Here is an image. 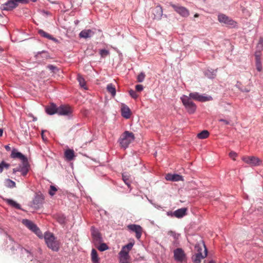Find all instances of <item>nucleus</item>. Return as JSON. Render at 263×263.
I'll use <instances>...</instances> for the list:
<instances>
[{"instance_id": "obj_40", "label": "nucleus", "mask_w": 263, "mask_h": 263, "mask_svg": "<svg viewBox=\"0 0 263 263\" xmlns=\"http://www.w3.org/2000/svg\"><path fill=\"white\" fill-rule=\"evenodd\" d=\"M100 244V246L98 247V249L101 251L103 252L108 249V246L105 243L101 242Z\"/></svg>"}, {"instance_id": "obj_16", "label": "nucleus", "mask_w": 263, "mask_h": 263, "mask_svg": "<svg viewBox=\"0 0 263 263\" xmlns=\"http://www.w3.org/2000/svg\"><path fill=\"white\" fill-rule=\"evenodd\" d=\"M72 114V109L69 106L61 105L58 107V114L61 116H70Z\"/></svg>"}, {"instance_id": "obj_64", "label": "nucleus", "mask_w": 263, "mask_h": 263, "mask_svg": "<svg viewBox=\"0 0 263 263\" xmlns=\"http://www.w3.org/2000/svg\"><path fill=\"white\" fill-rule=\"evenodd\" d=\"M35 261L36 262V263H44L43 262H42L41 260H35Z\"/></svg>"}, {"instance_id": "obj_18", "label": "nucleus", "mask_w": 263, "mask_h": 263, "mask_svg": "<svg viewBox=\"0 0 263 263\" xmlns=\"http://www.w3.org/2000/svg\"><path fill=\"white\" fill-rule=\"evenodd\" d=\"M10 157L11 158L13 159L19 158L20 160H22V162L28 161L27 157L24 155L21 152H18L16 148H13L12 150Z\"/></svg>"}, {"instance_id": "obj_4", "label": "nucleus", "mask_w": 263, "mask_h": 263, "mask_svg": "<svg viewBox=\"0 0 263 263\" xmlns=\"http://www.w3.org/2000/svg\"><path fill=\"white\" fill-rule=\"evenodd\" d=\"M180 100L189 114H193L195 112L197 106L190 97L183 95L180 97Z\"/></svg>"}, {"instance_id": "obj_23", "label": "nucleus", "mask_w": 263, "mask_h": 263, "mask_svg": "<svg viewBox=\"0 0 263 263\" xmlns=\"http://www.w3.org/2000/svg\"><path fill=\"white\" fill-rule=\"evenodd\" d=\"M187 209L182 208L173 212L174 217L178 218H181L187 214Z\"/></svg>"}, {"instance_id": "obj_43", "label": "nucleus", "mask_w": 263, "mask_h": 263, "mask_svg": "<svg viewBox=\"0 0 263 263\" xmlns=\"http://www.w3.org/2000/svg\"><path fill=\"white\" fill-rule=\"evenodd\" d=\"M255 66L258 71H261L262 69V63L260 60H255Z\"/></svg>"}, {"instance_id": "obj_62", "label": "nucleus", "mask_w": 263, "mask_h": 263, "mask_svg": "<svg viewBox=\"0 0 263 263\" xmlns=\"http://www.w3.org/2000/svg\"><path fill=\"white\" fill-rule=\"evenodd\" d=\"M147 199H148V201H149V202L153 205V204H154L155 203L153 202V200L149 199L148 198H147Z\"/></svg>"}, {"instance_id": "obj_52", "label": "nucleus", "mask_w": 263, "mask_h": 263, "mask_svg": "<svg viewBox=\"0 0 263 263\" xmlns=\"http://www.w3.org/2000/svg\"><path fill=\"white\" fill-rule=\"evenodd\" d=\"M219 121L220 122H223L226 125H229L230 124V122L229 120L223 119H220L219 120Z\"/></svg>"}, {"instance_id": "obj_37", "label": "nucleus", "mask_w": 263, "mask_h": 263, "mask_svg": "<svg viewBox=\"0 0 263 263\" xmlns=\"http://www.w3.org/2000/svg\"><path fill=\"white\" fill-rule=\"evenodd\" d=\"M209 132L207 130H203L197 134V137L199 139H204L209 136Z\"/></svg>"}, {"instance_id": "obj_56", "label": "nucleus", "mask_w": 263, "mask_h": 263, "mask_svg": "<svg viewBox=\"0 0 263 263\" xmlns=\"http://www.w3.org/2000/svg\"><path fill=\"white\" fill-rule=\"evenodd\" d=\"M167 215L171 217H174L173 212L172 211H168L166 213Z\"/></svg>"}, {"instance_id": "obj_9", "label": "nucleus", "mask_w": 263, "mask_h": 263, "mask_svg": "<svg viewBox=\"0 0 263 263\" xmlns=\"http://www.w3.org/2000/svg\"><path fill=\"white\" fill-rule=\"evenodd\" d=\"M90 232L92 242L96 246L103 242V239L101 233L95 226L91 227Z\"/></svg>"}, {"instance_id": "obj_31", "label": "nucleus", "mask_w": 263, "mask_h": 263, "mask_svg": "<svg viewBox=\"0 0 263 263\" xmlns=\"http://www.w3.org/2000/svg\"><path fill=\"white\" fill-rule=\"evenodd\" d=\"M6 201L10 206H11L13 208H15L16 209L23 211V210L21 208V205L20 204H18V203H17L14 200H13L11 199H7L6 200Z\"/></svg>"}, {"instance_id": "obj_51", "label": "nucleus", "mask_w": 263, "mask_h": 263, "mask_svg": "<svg viewBox=\"0 0 263 263\" xmlns=\"http://www.w3.org/2000/svg\"><path fill=\"white\" fill-rule=\"evenodd\" d=\"M230 157L233 159H235V158L237 156V154L233 151L229 153Z\"/></svg>"}, {"instance_id": "obj_29", "label": "nucleus", "mask_w": 263, "mask_h": 263, "mask_svg": "<svg viewBox=\"0 0 263 263\" xmlns=\"http://www.w3.org/2000/svg\"><path fill=\"white\" fill-rule=\"evenodd\" d=\"M65 157L68 161H71L74 157V152L73 149H68L65 152Z\"/></svg>"}, {"instance_id": "obj_57", "label": "nucleus", "mask_w": 263, "mask_h": 263, "mask_svg": "<svg viewBox=\"0 0 263 263\" xmlns=\"http://www.w3.org/2000/svg\"><path fill=\"white\" fill-rule=\"evenodd\" d=\"M153 206L156 208V209H162V207L161 206L156 204V203H155L154 204H153Z\"/></svg>"}, {"instance_id": "obj_30", "label": "nucleus", "mask_w": 263, "mask_h": 263, "mask_svg": "<svg viewBox=\"0 0 263 263\" xmlns=\"http://www.w3.org/2000/svg\"><path fill=\"white\" fill-rule=\"evenodd\" d=\"M6 201L10 206H11L13 208H15L16 209L23 211V210L21 208V205L20 204H18V203H17L14 200H13L11 199H7L6 200Z\"/></svg>"}, {"instance_id": "obj_26", "label": "nucleus", "mask_w": 263, "mask_h": 263, "mask_svg": "<svg viewBox=\"0 0 263 263\" xmlns=\"http://www.w3.org/2000/svg\"><path fill=\"white\" fill-rule=\"evenodd\" d=\"M130 114V110L127 106L125 105L121 108V115L125 119L129 118Z\"/></svg>"}, {"instance_id": "obj_2", "label": "nucleus", "mask_w": 263, "mask_h": 263, "mask_svg": "<svg viewBox=\"0 0 263 263\" xmlns=\"http://www.w3.org/2000/svg\"><path fill=\"white\" fill-rule=\"evenodd\" d=\"M44 239L48 247L54 251H58L59 249V243L53 233L46 232L44 234Z\"/></svg>"}, {"instance_id": "obj_33", "label": "nucleus", "mask_w": 263, "mask_h": 263, "mask_svg": "<svg viewBox=\"0 0 263 263\" xmlns=\"http://www.w3.org/2000/svg\"><path fill=\"white\" fill-rule=\"evenodd\" d=\"M77 80L79 83L80 86L84 89H87L86 86V82L83 76L80 74L77 75Z\"/></svg>"}, {"instance_id": "obj_58", "label": "nucleus", "mask_w": 263, "mask_h": 263, "mask_svg": "<svg viewBox=\"0 0 263 263\" xmlns=\"http://www.w3.org/2000/svg\"><path fill=\"white\" fill-rule=\"evenodd\" d=\"M258 44L263 45V38L260 37L258 41Z\"/></svg>"}, {"instance_id": "obj_8", "label": "nucleus", "mask_w": 263, "mask_h": 263, "mask_svg": "<svg viewBox=\"0 0 263 263\" xmlns=\"http://www.w3.org/2000/svg\"><path fill=\"white\" fill-rule=\"evenodd\" d=\"M188 97H190L191 99H193L201 102H204L213 100V98L211 96L205 95V94H200L197 92L190 93Z\"/></svg>"}, {"instance_id": "obj_48", "label": "nucleus", "mask_w": 263, "mask_h": 263, "mask_svg": "<svg viewBox=\"0 0 263 263\" xmlns=\"http://www.w3.org/2000/svg\"><path fill=\"white\" fill-rule=\"evenodd\" d=\"M261 51L258 50H256L254 53V56L255 58V60H260V56H261Z\"/></svg>"}, {"instance_id": "obj_6", "label": "nucleus", "mask_w": 263, "mask_h": 263, "mask_svg": "<svg viewBox=\"0 0 263 263\" xmlns=\"http://www.w3.org/2000/svg\"><path fill=\"white\" fill-rule=\"evenodd\" d=\"M218 20L220 23H223L230 28H236L237 26V23L235 21L223 13L218 15Z\"/></svg>"}, {"instance_id": "obj_27", "label": "nucleus", "mask_w": 263, "mask_h": 263, "mask_svg": "<svg viewBox=\"0 0 263 263\" xmlns=\"http://www.w3.org/2000/svg\"><path fill=\"white\" fill-rule=\"evenodd\" d=\"M36 59L40 58L44 59H48L50 58V56L47 51L43 50L42 51L38 52L35 55Z\"/></svg>"}, {"instance_id": "obj_50", "label": "nucleus", "mask_w": 263, "mask_h": 263, "mask_svg": "<svg viewBox=\"0 0 263 263\" xmlns=\"http://www.w3.org/2000/svg\"><path fill=\"white\" fill-rule=\"evenodd\" d=\"M135 88L136 90L138 91H141L143 89V86L140 84L136 85Z\"/></svg>"}, {"instance_id": "obj_59", "label": "nucleus", "mask_w": 263, "mask_h": 263, "mask_svg": "<svg viewBox=\"0 0 263 263\" xmlns=\"http://www.w3.org/2000/svg\"><path fill=\"white\" fill-rule=\"evenodd\" d=\"M5 148L7 151H10L11 150V148L9 145H5Z\"/></svg>"}, {"instance_id": "obj_21", "label": "nucleus", "mask_w": 263, "mask_h": 263, "mask_svg": "<svg viewBox=\"0 0 263 263\" xmlns=\"http://www.w3.org/2000/svg\"><path fill=\"white\" fill-rule=\"evenodd\" d=\"M46 112L49 115H53L58 114V107L54 103H51L49 105L45 108Z\"/></svg>"}, {"instance_id": "obj_7", "label": "nucleus", "mask_w": 263, "mask_h": 263, "mask_svg": "<svg viewBox=\"0 0 263 263\" xmlns=\"http://www.w3.org/2000/svg\"><path fill=\"white\" fill-rule=\"evenodd\" d=\"M22 223L30 230L34 233L39 237L42 238V232L32 221L27 219H24L22 220Z\"/></svg>"}, {"instance_id": "obj_39", "label": "nucleus", "mask_w": 263, "mask_h": 263, "mask_svg": "<svg viewBox=\"0 0 263 263\" xmlns=\"http://www.w3.org/2000/svg\"><path fill=\"white\" fill-rule=\"evenodd\" d=\"M99 54L102 58H105L107 55H109L110 52L109 50L105 49H102L99 50Z\"/></svg>"}, {"instance_id": "obj_63", "label": "nucleus", "mask_w": 263, "mask_h": 263, "mask_svg": "<svg viewBox=\"0 0 263 263\" xmlns=\"http://www.w3.org/2000/svg\"><path fill=\"white\" fill-rule=\"evenodd\" d=\"M99 211H100V212H101V211L103 212H104V213L105 214H106V215L107 214V212L105 210H103V209H101V210H99Z\"/></svg>"}, {"instance_id": "obj_60", "label": "nucleus", "mask_w": 263, "mask_h": 263, "mask_svg": "<svg viewBox=\"0 0 263 263\" xmlns=\"http://www.w3.org/2000/svg\"><path fill=\"white\" fill-rule=\"evenodd\" d=\"M30 116L32 117H33V119H32V121L33 122H35L37 120V118L36 117H34L32 114L30 115Z\"/></svg>"}, {"instance_id": "obj_61", "label": "nucleus", "mask_w": 263, "mask_h": 263, "mask_svg": "<svg viewBox=\"0 0 263 263\" xmlns=\"http://www.w3.org/2000/svg\"><path fill=\"white\" fill-rule=\"evenodd\" d=\"M3 134V129L2 128H0V137L2 136Z\"/></svg>"}, {"instance_id": "obj_44", "label": "nucleus", "mask_w": 263, "mask_h": 263, "mask_svg": "<svg viewBox=\"0 0 263 263\" xmlns=\"http://www.w3.org/2000/svg\"><path fill=\"white\" fill-rule=\"evenodd\" d=\"M145 77V75L143 72H140L137 76V81L139 83L142 82L144 80Z\"/></svg>"}, {"instance_id": "obj_28", "label": "nucleus", "mask_w": 263, "mask_h": 263, "mask_svg": "<svg viewBox=\"0 0 263 263\" xmlns=\"http://www.w3.org/2000/svg\"><path fill=\"white\" fill-rule=\"evenodd\" d=\"M217 69H207L204 71L205 76L209 79H213L216 76Z\"/></svg>"}, {"instance_id": "obj_47", "label": "nucleus", "mask_w": 263, "mask_h": 263, "mask_svg": "<svg viewBox=\"0 0 263 263\" xmlns=\"http://www.w3.org/2000/svg\"><path fill=\"white\" fill-rule=\"evenodd\" d=\"M129 94L133 98L136 99L138 98V95L136 93V91L130 89L129 90Z\"/></svg>"}, {"instance_id": "obj_32", "label": "nucleus", "mask_w": 263, "mask_h": 263, "mask_svg": "<svg viewBox=\"0 0 263 263\" xmlns=\"http://www.w3.org/2000/svg\"><path fill=\"white\" fill-rule=\"evenodd\" d=\"M55 218L60 224L63 225L66 223V218L64 214H58L56 215Z\"/></svg>"}, {"instance_id": "obj_15", "label": "nucleus", "mask_w": 263, "mask_h": 263, "mask_svg": "<svg viewBox=\"0 0 263 263\" xmlns=\"http://www.w3.org/2000/svg\"><path fill=\"white\" fill-rule=\"evenodd\" d=\"M16 171L21 173L23 176H25L28 174L30 169V164L28 161H22V163L15 168Z\"/></svg>"}, {"instance_id": "obj_11", "label": "nucleus", "mask_w": 263, "mask_h": 263, "mask_svg": "<svg viewBox=\"0 0 263 263\" xmlns=\"http://www.w3.org/2000/svg\"><path fill=\"white\" fill-rule=\"evenodd\" d=\"M174 258L177 262H183L186 259V254L182 248H178L173 251Z\"/></svg>"}, {"instance_id": "obj_5", "label": "nucleus", "mask_w": 263, "mask_h": 263, "mask_svg": "<svg viewBox=\"0 0 263 263\" xmlns=\"http://www.w3.org/2000/svg\"><path fill=\"white\" fill-rule=\"evenodd\" d=\"M28 0H8L1 6V9L5 11H11L16 8L19 3L26 4Z\"/></svg>"}, {"instance_id": "obj_55", "label": "nucleus", "mask_w": 263, "mask_h": 263, "mask_svg": "<svg viewBox=\"0 0 263 263\" xmlns=\"http://www.w3.org/2000/svg\"><path fill=\"white\" fill-rule=\"evenodd\" d=\"M239 89L242 92H249L250 90L247 88H239Z\"/></svg>"}, {"instance_id": "obj_54", "label": "nucleus", "mask_w": 263, "mask_h": 263, "mask_svg": "<svg viewBox=\"0 0 263 263\" xmlns=\"http://www.w3.org/2000/svg\"><path fill=\"white\" fill-rule=\"evenodd\" d=\"M129 258H120V263H129L128 261Z\"/></svg>"}, {"instance_id": "obj_42", "label": "nucleus", "mask_w": 263, "mask_h": 263, "mask_svg": "<svg viewBox=\"0 0 263 263\" xmlns=\"http://www.w3.org/2000/svg\"><path fill=\"white\" fill-rule=\"evenodd\" d=\"M46 68L50 70L53 73H56L59 71L58 68L53 65H48Z\"/></svg>"}, {"instance_id": "obj_14", "label": "nucleus", "mask_w": 263, "mask_h": 263, "mask_svg": "<svg viewBox=\"0 0 263 263\" xmlns=\"http://www.w3.org/2000/svg\"><path fill=\"white\" fill-rule=\"evenodd\" d=\"M16 171L21 173L23 176H25L28 174L30 169V164L28 161H22V163L15 168Z\"/></svg>"}, {"instance_id": "obj_53", "label": "nucleus", "mask_w": 263, "mask_h": 263, "mask_svg": "<svg viewBox=\"0 0 263 263\" xmlns=\"http://www.w3.org/2000/svg\"><path fill=\"white\" fill-rule=\"evenodd\" d=\"M256 50H258L259 51H262V50H263V45H260V44H257V46H256Z\"/></svg>"}, {"instance_id": "obj_45", "label": "nucleus", "mask_w": 263, "mask_h": 263, "mask_svg": "<svg viewBox=\"0 0 263 263\" xmlns=\"http://www.w3.org/2000/svg\"><path fill=\"white\" fill-rule=\"evenodd\" d=\"M134 245V242H130L128 243L127 245L122 247L123 249H125L128 250L129 252L132 249L133 246Z\"/></svg>"}, {"instance_id": "obj_38", "label": "nucleus", "mask_w": 263, "mask_h": 263, "mask_svg": "<svg viewBox=\"0 0 263 263\" xmlns=\"http://www.w3.org/2000/svg\"><path fill=\"white\" fill-rule=\"evenodd\" d=\"M5 185L8 188H13L15 187L16 183L10 179H6L5 180Z\"/></svg>"}, {"instance_id": "obj_22", "label": "nucleus", "mask_w": 263, "mask_h": 263, "mask_svg": "<svg viewBox=\"0 0 263 263\" xmlns=\"http://www.w3.org/2000/svg\"><path fill=\"white\" fill-rule=\"evenodd\" d=\"M165 179L168 181H179L183 180V177L179 174H167L165 176Z\"/></svg>"}, {"instance_id": "obj_20", "label": "nucleus", "mask_w": 263, "mask_h": 263, "mask_svg": "<svg viewBox=\"0 0 263 263\" xmlns=\"http://www.w3.org/2000/svg\"><path fill=\"white\" fill-rule=\"evenodd\" d=\"M152 13L154 15V19L160 20L163 14L162 7L160 5L157 6L152 9Z\"/></svg>"}, {"instance_id": "obj_25", "label": "nucleus", "mask_w": 263, "mask_h": 263, "mask_svg": "<svg viewBox=\"0 0 263 263\" xmlns=\"http://www.w3.org/2000/svg\"><path fill=\"white\" fill-rule=\"evenodd\" d=\"M20 249L23 258L26 259L25 257H27L28 260H33V255L29 251L23 248H20Z\"/></svg>"}, {"instance_id": "obj_3", "label": "nucleus", "mask_w": 263, "mask_h": 263, "mask_svg": "<svg viewBox=\"0 0 263 263\" xmlns=\"http://www.w3.org/2000/svg\"><path fill=\"white\" fill-rule=\"evenodd\" d=\"M203 247L204 248V253L203 254L202 253V249L199 244H197L195 246V249L197 251V253L194 254L191 258L194 263H200L201 260L204 258H205L208 254V250L203 243Z\"/></svg>"}, {"instance_id": "obj_41", "label": "nucleus", "mask_w": 263, "mask_h": 263, "mask_svg": "<svg viewBox=\"0 0 263 263\" xmlns=\"http://www.w3.org/2000/svg\"><path fill=\"white\" fill-rule=\"evenodd\" d=\"M122 179L128 187L130 186L131 182L129 180L128 176L125 173L122 174Z\"/></svg>"}, {"instance_id": "obj_1", "label": "nucleus", "mask_w": 263, "mask_h": 263, "mask_svg": "<svg viewBox=\"0 0 263 263\" xmlns=\"http://www.w3.org/2000/svg\"><path fill=\"white\" fill-rule=\"evenodd\" d=\"M135 139V135L132 132L126 130L121 135L118 142L122 148L126 149Z\"/></svg>"}, {"instance_id": "obj_13", "label": "nucleus", "mask_w": 263, "mask_h": 263, "mask_svg": "<svg viewBox=\"0 0 263 263\" xmlns=\"http://www.w3.org/2000/svg\"><path fill=\"white\" fill-rule=\"evenodd\" d=\"M170 5L174 8L177 13L179 14L182 17H186L189 16V11L186 8L181 6L178 4H174L172 3H171Z\"/></svg>"}, {"instance_id": "obj_24", "label": "nucleus", "mask_w": 263, "mask_h": 263, "mask_svg": "<svg viewBox=\"0 0 263 263\" xmlns=\"http://www.w3.org/2000/svg\"><path fill=\"white\" fill-rule=\"evenodd\" d=\"M38 33L42 37L47 38L50 40H51L55 43H58V40L56 38L52 36L51 35L49 34V33H47L46 32L44 31L42 29H39L37 31Z\"/></svg>"}, {"instance_id": "obj_19", "label": "nucleus", "mask_w": 263, "mask_h": 263, "mask_svg": "<svg viewBox=\"0 0 263 263\" xmlns=\"http://www.w3.org/2000/svg\"><path fill=\"white\" fill-rule=\"evenodd\" d=\"M95 34V31L92 29H84L79 33V37L85 39L91 38Z\"/></svg>"}, {"instance_id": "obj_12", "label": "nucleus", "mask_w": 263, "mask_h": 263, "mask_svg": "<svg viewBox=\"0 0 263 263\" xmlns=\"http://www.w3.org/2000/svg\"><path fill=\"white\" fill-rule=\"evenodd\" d=\"M44 200V198L42 194H36L31 202V206L35 210L39 209Z\"/></svg>"}, {"instance_id": "obj_10", "label": "nucleus", "mask_w": 263, "mask_h": 263, "mask_svg": "<svg viewBox=\"0 0 263 263\" xmlns=\"http://www.w3.org/2000/svg\"><path fill=\"white\" fill-rule=\"evenodd\" d=\"M242 160L251 166H257L260 165L261 160L255 156H243Z\"/></svg>"}, {"instance_id": "obj_46", "label": "nucleus", "mask_w": 263, "mask_h": 263, "mask_svg": "<svg viewBox=\"0 0 263 263\" xmlns=\"http://www.w3.org/2000/svg\"><path fill=\"white\" fill-rule=\"evenodd\" d=\"M57 191V187L54 185L50 186L49 194L50 196H53L55 194V192Z\"/></svg>"}, {"instance_id": "obj_36", "label": "nucleus", "mask_w": 263, "mask_h": 263, "mask_svg": "<svg viewBox=\"0 0 263 263\" xmlns=\"http://www.w3.org/2000/svg\"><path fill=\"white\" fill-rule=\"evenodd\" d=\"M120 258H129V251L127 250L123 249L122 248L121 250L119 253Z\"/></svg>"}, {"instance_id": "obj_34", "label": "nucleus", "mask_w": 263, "mask_h": 263, "mask_svg": "<svg viewBox=\"0 0 263 263\" xmlns=\"http://www.w3.org/2000/svg\"><path fill=\"white\" fill-rule=\"evenodd\" d=\"M91 259L93 263H99V258L98 257L97 251L95 249H92L91 253Z\"/></svg>"}, {"instance_id": "obj_49", "label": "nucleus", "mask_w": 263, "mask_h": 263, "mask_svg": "<svg viewBox=\"0 0 263 263\" xmlns=\"http://www.w3.org/2000/svg\"><path fill=\"white\" fill-rule=\"evenodd\" d=\"M2 166L3 167V171L4 170V168H6V169L9 168L10 167V164L3 161L2 162Z\"/></svg>"}, {"instance_id": "obj_17", "label": "nucleus", "mask_w": 263, "mask_h": 263, "mask_svg": "<svg viewBox=\"0 0 263 263\" xmlns=\"http://www.w3.org/2000/svg\"><path fill=\"white\" fill-rule=\"evenodd\" d=\"M128 228L133 232L136 233V237L139 239L142 235V227L137 224H132L127 226Z\"/></svg>"}, {"instance_id": "obj_35", "label": "nucleus", "mask_w": 263, "mask_h": 263, "mask_svg": "<svg viewBox=\"0 0 263 263\" xmlns=\"http://www.w3.org/2000/svg\"><path fill=\"white\" fill-rule=\"evenodd\" d=\"M107 90L109 92L112 96H115L116 93V88L112 83H109L107 85Z\"/></svg>"}]
</instances>
